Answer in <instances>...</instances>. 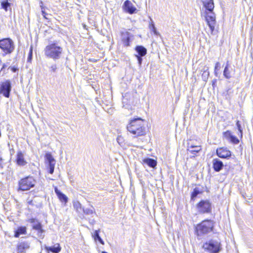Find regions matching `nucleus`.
<instances>
[{
	"mask_svg": "<svg viewBox=\"0 0 253 253\" xmlns=\"http://www.w3.org/2000/svg\"><path fill=\"white\" fill-rule=\"evenodd\" d=\"M46 249L47 251L51 252L53 253H58L60 251L61 248L60 247L59 244H57L54 246L47 247H46Z\"/></svg>",
	"mask_w": 253,
	"mask_h": 253,
	"instance_id": "nucleus-22",
	"label": "nucleus"
},
{
	"mask_svg": "<svg viewBox=\"0 0 253 253\" xmlns=\"http://www.w3.org/2000/svg\"><path fill=\"white\" fill-rule=\"evenodd\" d=\"M135 50L137 53L135 55H140V56H144L147 54V49L142 45H137Z\"/></svg>",
	"mask_w": 253,
	"mask_h": 253,
	"instance_id": "nucleus-18",
	"label": "nucleus"
},
{
	"mask_svg": "<svg viewBox=\"0 0 253 253\" xmlns=\"http://www.w3.org/2000/svg\"><path fill=\"white\" fill-rule=\"evenodd\" d=\"M68 201V197L64 195V204H65Z\"/></svg>",
	"mask_w": 253,
	"mask_h": 253,
	"instance_id": "nucleus-41",
	"label": "nucleus"
},
{
	"mask_svg": "<svg viewBox=\"0 0 253 253\" xmlns=\"http://www.w3.org/2000/svg\"><path fill=\"white\" fill-rule=\"evenodd\" d=\"M123 7L126 12L130 14L134 13L136 10V8L133 6L131 2L128 0H126L124 2Z\"/></svg>",
	"mask_w": 253,
	"mask_h": 253,
	"instance_id": "nucleus-14",
	"label": "nucleus"
},
{
	"mask_svg": "<svg viewBox=\"0 0 253 253\" xmlns=\"http://www.w3.org/2000/svg\"><path fill=\"white\" fill-rule=\"evenodd\" d=\"M213 222L211 220H205L198 224L196 226V231L199 236L207 234L212 231Z\"/></svg>",
	"mask_w": 253,
	"mask_h": 253,
	"instance_id": "nucleus-4",
	"label": "nucleus"
},
{
	"mask_svg": "<svg viewBox=\"0 0 253 253\" xmlns=\"http://www.w3.org/2000/svg\"><path fill=\"white\" fill-rule=\"evenodd\" d=\"M54 190L55 192L58 197L59 199L61 202H62V201L63 200V194L58 189L57 187H55Z\"/></svg>",
	"mask_w": 253,
	"mask_h": 253,
	"instance_id": "nucleus-29",
	"label": "nucleus"
},
{
	"mask_svg": "<svg viewBox=\"0 0 253 253\" xmlns=\"http://www.w3.org/2000/svg\"><path fill=\"white\" fill-rule=\"evenodd\" d=\"M205 10L203 13L212 33L214 29L215 24V15L213 10L214 7L213 0H201Z\"/></svg>",
	"mask_w": 253,
	"mask_h": 253,
	"instance_id": "nucleus-1",
	"label": "nucleus"
},
{
	"mask_svg": "<svg viewBox=\"0 0 253 253\" xmlns=\"http://www.w3.org/2000/svg\"><path fill=\"white\" fill-rule=\"evenodd\" d=\"M11 90L10 82L6 80L1 82L0 84V94H2L4 97L8 98Z\"/></svg>",
	"mask_w": 253,
	"mask_h": 253,
	"instance_id": "nucleus-9",
	"label": "nucleus"
},
{
	"mask_svg": "<svg viewBox=\"0 0 253 253\" xmlns=\"http://www.w3.org/2000/svg\"><path fill=\"white\" fill-rule=\"evenodd\" d=\"M236 126H237V128H238L239 131L240 133L241 137H242V133H243L241 125L240 124L239 121H237V122H236Z\"/></svg>",
	"mask_w": 253,
	"mask_h": 253,
	"instance_id": "nucleus-35",
	"label": "nucleus"
},
{
	"mask_svg": "<svg viewBox=\"0 0 253 253\" xmlns=\"http://www.w3.org/2000/svg\"><path fill=\"white\" fill-rule=\"evenodd\" d=\"M135 56L137 59L138 63L139 66H141V65L142 64V57L143 56H140V55H135Z\"/></svg>",
	"mask_w": 253,
	"mask_h": 253,
	"instance_id": "nucleus-37",
	"label": "nucleus"
},
{
	"mask_svg": "<svg viewBox=\"0 0 253 253\" xmlns=\"http://www.w3.org/2000/svg\"><path fill=\"white\" fill-rule=\"evenodd\" d=\"M231 142L234 144H238L239 143V140L235 136L232 135L231 138L230 139Z\"/></svg>",
	"mask_w": 253,
	"mask_h": 253,
	"instance_id": "nucleus-33",
	"label": "nucleus"
},
{
	"mask_svg": "<svg viewBox=\"0 0 253 253\" xmlns=\"http://www.w3.org/2000/svg\"><path fill=\"white\" fill-rule=\"evenodd\" d=\"M199 193V190L197 188H195L191 194V199L194 200Z\"/></svg>",
	"mask_w": 253,
	"mask_h": 253,
	"instance_id": "nucleus-32",
	"label": "nucleus"
},
{
	"mask_svg": "<svg viewBox=\"0 0 253 253\" xmlns=\"http://www.w3.org/2000/svg\"><path fill=\"white\" fill-rule=\"evenodd\" d=\"M30 244L28 241L19 242L16 246L17 253H25L30 248Z\"/></svg>",
	"mask_w": 253,
	"mask_h": 253,
	"instance_id": "nucleus-12",
	"label": "nucleus"
},
{
	"mask_svg": "<svg viewBox=\"0 0 253 253\" xmlns=\"http://www.w3.org/2000/svg\"><path fill=\"white\" fill-rule=\"evenodd\" d=\"M196 208L200 213H210L211 211V203L208 200H202L196 205Z\"/></svg>",
	"mask_w": 253,
	"mask_h": 253,
	"instance_id": "nucleus-8",
	"label": "nucleus"
},
{
	"mask_svg": "<svg viewBox=\"0 0 253 253\" xmlns=\"http://www.w3.org/2000/svg\"><path fill=\"white\" fill-rule=\"evenodd\" d=\"M36 181L32 176H27L21 179L19 181L18 191H27L35 186Z\"/></svg>",
	"mask_w": 253,
	"mask_h": 253,
	"instance_id": "nucleus-6",
	"label": "nucleus"
},
{
	"mask_svg": "<svg viewBox=\"0 0 253 253\" xmlns=\"http://www.w3.org/2000/svg\"><path fill=\"white\" fill-rule=\"evenodd\" d=\"M117 141L120 145H121L123 143V138L121 136H118L117 138Z\"/></svg>",
	"mask_w": 253,
	"mask_h": 253,
	"instance_id": "nucleus-38",
	"label": "nucleus"
},
{
	"mask_svg": "<svg viewBox=\"0 0 253 253\" xmlns=\"http://www.w3.org/2000/svg\"><path fill=\"white\" fill-rule=\"evenodd\" d=\"M45 158L46 163L48 164L49 173L52 174L54 171L55 161L50 154H46Z\"/></svg>",
	"mask_w": 253,
	"mask_h": 253,
	"instance_id": "nucleus-13",
	"label": "nucleus"
},
{
	"mask_svg": "<svg viewBox=\"0 0 253 253\" xmlns=\"http://www.w3.org/2000/svg\"><path fill=\"white\" fill-rule=\"evenodd\" d=\"M28 221L31 223H32L33 229L38 231V237L43 238L44 231L42 229V225L39 220L35 218H31Z\"/></svg>",
	"mask_w": 253,
	"mask_h": 253,
	"instance_id": "nucleus-10",
	"label": "nucleus"
},
{
	"mask_svg": "<svg viewBox=\"0 0 253 253\" xmlns=\"http://www.w3.org/2000/svg\"><path fill=\"white\" fill-rule=\"evenodd\" d=\"M102 253H107L106 252L103 251L102 252Z\"/></svg>",
	"mask_w": 253,
	"mask_h": 253,
	"instance_id": "nucleus-45",
	"label": "nucleus"
},
{
	"mask_svg": "<svg viewBox=\"0 0 253 253\" xmlns=\"http://www.w3.org/2000/svg\"><path fill=\"white\" fill-rule=\"evenodd\" d=\"M143 162L151 168H154L157 165V162L151 158L144 159Z\"/></svg>",
	"mask_w": 253,
	"mask_h": 253,
	"instance_id": "nucleus-21",
	"label": "nucleus"
},
{
	"mask_svg": "<svg viewBox=\"0 0 253 253\" xmlns=\"http://www.w3.org/2000/svg\"><path fill=\"white\" fill-rule=\"evenodd\" d=\"M62 48L56 43H52L46 46L44 52L46 56L57 59L61 54Z\"/></svg>",
	"mask_w": 253,
	"mask_h": 253,
	"instance_id": "nucleus-5",
	"label": "nucleus"
},
{
	"mask_svg": "<svg viewBox=\"0 0 253 253\" xmlns=\"http://www.w3.org/2000/svg\"><path fill=\"white\" fill-rule=\"evenodd\" d=\"M92 236L95 240H98L102 245L104 244V241L99 235V230H95Z\"/></svg>",
	"mask_w": 253,
	"mask_h": 253,
	"instance_id": "nucleus-26",
	"label": "nucleus"
},
{
	"mask_svg": "<svg viewBox=\"0 0 253 253\" xmlns=\"http://www.w3.org/2000/svg\"><path fill=\"white\" fill-rule=\"evenodd\" d=\"M209 75L210 73L209 72V68L206 67L202 75V77L203 81L205 82L207 81L209 78Z\"/></svg>",
	"mask_w": 253,
	"mask_h": 253,
	"instance_id": "nucleus-27",
	"label": "nucleus"
},
{
	"mask_svg": "<svg viewBox=\"0 0 253 253\" xmlns=\"http://www.w3.org/2000/svg\"><path fill=\"white\" fill-rule=\"evenodd\" d=\"M26 228L25 227H20L15 231L14 237L18 238L21 234H26Z\"/></svg>",
	"mask_w": 253,
	"mask_h": 253,
	"instance_id": "nucleus-20",
	"label": "nucleus"
},
{
	"mask_svg": "<svg viewBox=\"0 0 253 253\" xmlns=\"http://www.w3.org/2000/svg\"><path fill=\"white\" fill-rule=\"evenodd\" d=\"M220 69V65L219 62H216L214 67V75L216 77H218V71Z\"/></svg>",
	"mask_w": 253,
	"mask_h": 253,
	"instance_id": "nucleus-31",
	"label": "nucleus"
},
{
	"mask_svg": "<svg viewBox=\"0 0 253 253\" xmlns=\"http://www.w3.org/2000/svg\"><path fill=\"white\" fill-rule=\"evenodd\" d=\"M12 71L13 72H15L16 71H17V69L16 68H14V67H13L12 68Z\"/></svg>",
	"mask_w": 253,
	"mask_h": 253,
	"instance_id": "nucleus-42",
	"label": "nucleus"
},
{
	"mask_svg": "<svg viewBox=\"0 0 253 253\" xmlns=\"http://www.w3.org/2000/svg\"><path fill=\"white\" fill-rule=\"evenodd\" d=\"M212 165L214 170L217 172L220 171L223 167V163L218 159L212 160Z\"/></svg>",
	"mask_w": 253,
	"mask_h": 253,
	"instance_id": "nucleus-16",
	"label": "nucleus"
},
{
	"mask_svg": "<svg viewBox=\"0 0 253 253\" xmlns=\"http://www.w3.org/2000/svg\"><path fill=\"white\" fill-rule=\"evenodd\" d=\"M150 20H151V23L149 24V28L150 29V30H151V31H152V30H153V26H155V25H154V23H153V22L152 20L151 19Z\"/></svg>",
	"mask_w": 253,
	"mask_h": 253,
	"instance_id": "nucleus-40",
	"label": "nucleus"
},
{
	"mask_svg": "<svg viewBox=\"0 0 253 253\" xmlns=\"http://www.w3.org/2000/svg\"><path fill=\"white\" fill-rule=\"evenodd\" d=\"M73 206L78 212H80L83 211V208H82L81 203L78 201H74Z\"/></svg>",
	"mask_w": 253,
	"mask_h": 253,
	"instance_id": "nucleus-23",
	"label": "nucleus"
},
{
	"mask_svg": "<svg viewBox=\"0 0 253 253\" xmlns=\"http://www.w3.org/2000/svg\"><path fill=\"white\" fill-rule=\"evenodd\" d=\"M217 155L222 159H228L231 156V152L227 148L221 147L217 148L216 151Z\"/></svg>",
	"mask_w": 253,
	"mask_h": 253,
	"instance_id": "nucleus-11",
	"label": "nucleus"
},
{
	"mask_svg": "<svg viewBox=\"0 0 253 253\" xmlns=\"http://www.w3.org/2000/svg\"><path fill=\"white\" fill-rule=\"evenodd\" d=\"M0 48L5 54L11 53L14 50V42L10 38H5L0 40Z\"/></svg>",
	"mask_w": 253,
	"mask_h": 253,
	"instance_id": "nucleus-7",
	"label": "nucleus"
},
{
	"mask_svg": "<svg viewBox=\"0 0 253 253\" xmlns=\"http://www.w3.org/2000/svg\"><path fill=\"white\" fill-rule=\"evenodd\" d=\"M187 150L192 154H195L201 150V147L198 145H194L190 143L187 144Z\"/></svg>",
	"mask_w": 253,
	"mask_h": 253,
	"instance_id": "nucleus-17",
	"label": "nucleus"
},
{
	"mask_svg": "<svg viewBox=\"0 0 253 253\" xmlns=\"http://www.w3.org/2000/svg\"><path fill=\"white\" fill-rule=\"evenodd\" d=\"M232 135H233L231 134V131L229 130H227L226 131L223 132V136L229 140H230V139L231 138Z\"/></svg>",
	"mask_w": 253,
	"mask_h": 253,
	"instance_id": "nucleus-30",
	"label": "nucleus"
},
{
	"mask_svg": "<svg viewBox=\"0 0 253 253\" xmlns=\"http://www.w3.org/2000/svg\"><path fill=\"white\" fill-rule=\"evenodd\" d=\"M91 209L86 208L83 209V211L84 213L86 215H91L93 213L95 214V209L92 206H91Z\"/></svg>",
	"mask_w": 253,
	"mask_h": 253,
	"instance_id": "nucleus-25",
	"label": "nucleus"
},
{
	"mask_svg": "<svg viewBox=\"0 0 253 253\" xmlns=\"http://www.w3.org/2000/svg\"><path fill=\"white\" fill-rule=\"evenodd\" d=\"M127 129L135 136L144 135L146 132L144 121L139 118L131 120L127 126Z\"/></svg>",
	"mask_w": 253,
	"mask_h": 253,
	"instance_id": "nucleus-2",
	"label": "nucleus"
},
{
	"mask_svg": "<svg viewBox=\"0 0 253 253\" xmlns=\"http://www.w3.org/2000/svg\"><path fill=\"white\" fill-rule=\"evenodd\" d=\"M41 7H42V16L44 17V18L45 19H48L49 18L48 17L50 15L45 12V11L43 9V8L42 7V6H41Z\"/></svg>",
	"mask_w": 253,
	"mask_h": 253,
	"instance_id": "nucleus-36",
	"label": "nucleus"
},
{
	"mask_svg": "<svg viewBox=\"0 0 253 253\" xmlns=\"http://www.w3.org/2000/svg\"><path fill=\"white\" fill-rule=\"evenodd\" d=\"M32 55H33V47L31 46L30 51L29 52L28 57L27 58L28 62H31L32 59Z\"/></svg>",
	"mask_w": 253,
	"mask_h": 253,
	"instance_id": "nucleus-34",
	"label": "nucleus"
},
{
	"mask_svg": "<svg viewBox=\"0 0 253 253\" xmlns=\"http://www.w3.org/2000/svg\"><path fill=\"white\" fill-rule=\"evenodd\" d=\"M1 6L2 9L7 11L8 10V7L10 6V3L7 0H4L1 2Z\"/></svg>",
	"mask_w": 253,
	"mask_h": 253,
	"instance_id": "nucleus-28",
	"label": "nucleus"
},
{
	"mask_svg": "<svg viewBox=\"0 0 253 253\" xmlns=\"http://www.w3.org/2000/svg\"><path fill=\"white\" fill-rule=\"evenodd\" d=\"M3 67V68H4L5 67V65H4V64H3V67Z\"/></svg>",
	"mask_w": 253,
	"mask_h": 253,
	"instance_id": "nucleus-46",
	"label": "nucleus"
},
{
	"mask_svg": "<svg viewBox=\"0 0 253 253\" xmlns=\"http://www.w3.org/2000/svg\"><path fill=\"white\" fill-rule=\"evenodd\" d=\"M2 159L0 157V166L1 165Z\"/></svg>",
	"mask_w": 253,
	"mask_h": 253,
	"instance_id": "nucleus-44",
	"label": "nucleus"
},
{
	"mask_svg": "<svg viewBox=\"0 0 253 253\" xmlns=\"http://www.w3.org/2000/svg\"><path fill=\"white\" fill-rule=\"evenodd\" d=\"M155 35L160 36V33L157 31L156 28L155 26L153 27V30L152 31Z\"/></svg>",
	"mask_w": 253,
	"mask_h": 253,
	"instance_id": "nucleus-39",
	"label": "nucleus"
},
{
	"mask_svg": "<svg viewBox=\"0 0 253 253\" xmlns=\"http://www.w3.org/2000/svg\"><path fill=\"white\" fill-rule=\"evenodd\" d=\"M123 44L125 46H129V42H130V37L129 33L126 32L122 35V39Z\"/></svg>",
	"mask_w": 253,
	"mask_h": 253,
	"instance_id": "nucleus-19",
	"label": "nucleus"
},
{
	"mask_svg": "<svg viewBox=\"0 0 253 253\" xmlns=\"http://www.w3.org/2000/svg\"><path fill=\"white\" fill-rule=\"evenodd\" d=\"M228 66H229V64H228V63L227 62L226 66L224 68V71H223V75L225 77V78L227 79H229L231 78L230 71H229Z\"/></svg>",
	"mask_w": 253,
	"mask_h": 253,
	"instance_id": "nucleus-24",
	"label": "nucleus"
},
{
	"mask_svg": "<svg viewBox=\"0 0 253 253\" xmlns=\"http://www.w3.org/2000/svg\"><path fill=\"white\" fill-rule=\"evenodd\" d=\"M202 248L209 253H219L222 249L220 241L212 239L204 243Z\"/></svg>",
	"mask_w": 253,
	"mask_h": 253,
	"instance_id": "nucleus-3",
	"label": "nucleus"
},
{
	"mask_svg": "<svg viewBox=\"0 0 253 253\" xmlns=\"http://www.w3.org/2000/svg\"><path fill=\"white\" fill-rule=\"evenodd\" d=\"M16 164L20 166H24L27 162L24 158V155L21 151H18L16 154Z\"/></svg>",
	"mask_w": 253,
	"mask_h": 253,
	"instance_id": "nucleus-15",
	"label": "nucleus"
},
{
	"mask_svg": "<svg viewBox=\"0 0 253 253\" xmlns=\"http://www.w3.org/2000/svg\"><path fill=\"white\" fill-rule=\"evenodd\" d=\"M52 69L53 71H55V67H54V66H52Z\"/></svg>",
	"mask_w": 253,
	"mask_h": 253,
	"instance_id": "nucleus-43",
	"label": "nucleus"
}]
</instances>
